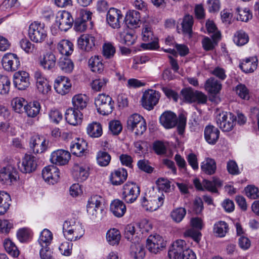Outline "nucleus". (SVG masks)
I'll return each instance as SVG.
<instances>
[{
	"label": "nucleus",
	"instance_id": "nucleus-1",
	"mask_svg": "<svg viewBox=\"0 0 259 259\" xmlns=\"http://www.w3.org/2000/svg\"><path fill=\"white\" fill-rule=\"evenodd\" d=\"M161 124L165 128L174 127L177 123L179 134H182L186 125V119L184 116H180L178 119L177 115L170 111L164 112L159 117Z\"/></svg>",
	"mask_w": 259,
	"mask_h": 259
},
{
	"label": "nucleus",
	"instance_id": "nucleus-2",
	"mask_svg": "<svg viewBox=\"0 0 259 259\" xmlns=\"http://www.w3.org/2000/svg\"><path fill=\"white\" fill-rule=\"evenodd\" d=\"M63 232L68 240L75 241L83 235L84 231L81 224L74 219H71L64 222Z\"/></svg>",
	"mask_w": 259,
	"mask_h": 259
},
{
	"label": "nucleus",
	"instance_id": "nucleus-3",
	"mask_svg": "<svg viewBox=\"0 0 259 259\" xmlns=\"http://www.w3.org/2000/svg\"><path fill=\"white\" fill-rule=\"evenodd\" d=\"M28 36L35 43H42L47 37V31L44 23L34 21L30 24L28 29Z\"/></svg>",
	"mask_w": 259,
	"mask_h": 259
},
{
	"label": "nucleus",
	"instance_id": "nucleus-4",
	"mask_svg": "<svg viewBox=\"0 0 259 259\" xmlns=\"http://www.w3.org/2000/svg\"><path fill=\"white\" fill-rule=\"evenodd\" d=\"M164 196L163 194H157L154 191L149 193L142 200V205L147 210L153 211L161 206L164 202Z\"/></svg>",
	"mask_w": 259,
	"mask_h": 259
},
{
	"label": "nucleus",
	"instance_id": "nucleus-5",
	"mask_svg": "<svg viewBox=\"0 0 259 259\" xmlns=\"http://www.w3.org/2000/svg\"><path fill=\"white\" fill-rule=\"evenodd\" d=\"M95 105L100 114L108 115L112 112L114 101L109 96L100 94L95 99Z\"/></svg>",
	"mask_w": 259,
	"mask_h": 259
},
{
	"label": "nucleus",
	"instance_id": "nucleus-6",
	"mask_svg": "<svg viewBox=\"0 0 259 259\" xmlns=\"http://www.w3.org/2000/svg\"><path fill=\"white\" fill-rule=\"evenodd\" d=\"M166 246V241L159 234H154L148 236L146 240V247L153 254L160 253Z\"/></svg>",
	"mask_w": 259,
	"mask_h": 259
},
{
	"label": "nucleus",
	"instance_id": "nucleus-7",
	"mask_svg": "<svg viewBox=\"0 0 259 259\" xmlns=\"http://www.w3.org/2000/svg\"><path fill=\"white\" fill-rule=\"evenodd\" d=\"M127 128L137 136L142 135L147 129L143 117L138 114L131 115L127 120Z\"/></svg>",
	"mask_w": 259,
	"mask_h": 259
},
{
	"label": "nucleus",
	"instance_id": "nucleus-8",
	"mask_svg": "<svg viewBox=\"0 0 259 259\" xmlns=\"http://www.w3.org/2000/svg\"><path fill=\"white\" fill-rule=\"evenodd\" d=\"M218 126L224 132L231 131L236 122V117L231 112H223L216 118Z\"/></svg>",
	"mask_w": 259,
	"mask_h": 259
},
{
	"label": "nucleus",
	"instance_id": "nucleus-9",
	"mask_svg": "<svg viewBox=\"0 0 259 259\" xmlns=\"http://www.w3.org/2000/svg\"><path fill=\"white\" fill-rule=\"evenodd\" d=\"M140 193V187L134 183L127 182L122 188V198L127 203L134 202Z\"/></svg>",
	"mask_w": 259,
	"mask_h": 259
},
{
	"label": "nucleus",
	"instance_id": "nucleus-10",
	"mask_svg": "<svg viewBox=\"0 0 259 259\" xmlns=\"http://www.w3.org/2000/svg\"><path fill=\"white\" fill-rule=\"evenodd\" d=\"M160 97V93L155 90H148L143 93L141 101L142 106L147 110H151L157 105Z\"/></svg>",
	"mask_w": 259,
	"mask_h": 259
},
{
	"label": "nucleus",
	"instance_id": "nucleus-11",
	"mask_svg": "<svg viewBox=\"0 0 259 259\" xmlns=\"http://www.w3.org/2000/svg\"><path fill=\"white\" fill-rule=\"evenodd\" d=\"M4 69L8 72H13L20 66L19 57L16 54L8 53L3 56L1 60Z\"/></svg>",
	"mask_w": 259,
	"mask_h": 259
},
{
	"label": "nucleus",
	"instance_id": "nucleus-12",
	"mask_svg": "<svg viewBox=\"0 0 259 259\" xmlns=\"http://www.w3.org/2000/svg\"><path fill=\"white\" fill-rule=\"evenodd\" d=\"M123 21V15L120 10L110 8L106 15L107 24L113 29H119Z\"/></svg>",
	"mask_w": 259,
	"mask_h": 259
},
{
	"label": "nucleus",
	"instance_id": "nucleus-13",
	"mask_svg": "<svg viewBox=\"0 0 259 259\" xmlns=\"http://www.w3.org/2000/svg\"><path fill=\"white\" fill-rule=\"evenodd\" d=\"M142 38L143 41L149 42L148 43L141 44V47L143 49L145 50H155L158 48V39L153 35L150 27L145 26L143 28Z\"/></svg>",
	"mask_w": 259,
	"mask_h": 259
},
{
	"label": "nucleus",
	"instance_id": "nucleus-14",
	"mask_svg": "<svg viewBox=\"0 0 259 259\" xmlns=\"http://www.w3.org/2000/svg\"><path fill=\"white\" fill-rule=\"evenodd\" d=\"M92 166L88 162L76 164L73 167V175L78 182H84L89 178Z\"/></svg>",
	"mask_w": 259,
	"mask_h": 259
},
{
	"label": "nucleus",
	"instance_id": "nucleus-15",
	"mask_svg": "<svg viewBox=\"0 0 259 259\" xmlns=\"http://www.w3.org/2000/svg\"><path fill=\"white\" fill-rule=\"evenodd\" d=\"M92 13L84 9L78 12V16L74 22V29L76 31L82 32L86 30L88 22L91 19Z\"/></svg>",
	"mask_w": 259,
	"mask_h": 259
},
{
	"label": "nucleus",
	"instance_id": "nucleus-16",
	"mask_svg": "<svg viewBox=\"0 0 259 259\" xmlns=\"http://www.w3.org/2000/svg\"><path fill=\"white\" fill-rule=\"evenodd\" d=\"M73 19L71 14L66 11H61L57 13L56 23L61 31H66L70 29L73 24Z\"/></svg>",
	"mask_w": 259,
	"mask_h": 259
},
{
	"label": "nucleus",
	"instance_id": "nucleus-17",
	"mask_svg": "<svg viewBox=\"0 0 259 259\" xmlns=\"http://www.w3.org/2000/svg\"><path fill=\"white\" fill-rule=\"evenodd\" d=\"M19 170L23 173H30L36 169L37 159L33 155L25 154L18 164Z\"/></svg>",
	"mask_w": 259,
	"mask_h": 259
},
{
	"label": "nucleus",
	"instance_id": "nucleus-18",
	"mask_svg": "<svg viewBox=\"0 0 259 259\" xmlns=\"http://www.w3.org/2000/svg\"><path fill=\"white\" fill-rule=\"evenodd\" d=\"M17 171L12 165H7L0 170V182L2 184L10 185L17 179Z\"/></svg>",
	"mask_w": 259,
	"mask_h": 259
},
{
	"label": "nucleus",
	"instance_id": "nucleus-19",
	"mask_svg": "<svg viewBox=\"0 0 259 259\" xmlns=\"http://www.w3.org/2000/svg\"><path fill=\"white\" fill-rule=\"evenodd\" d=\"M42 176L46 182L54 185L60 180L59 169L54 165L46 166L42 170Z\"/></svg>",
	"mask_w": 259,
	"mask_h": 259
},
{
	"label": "nucleus",
	"instance_id": "nucleus-20",
	"mask_svg": "<svg viewBox=\"0 0 259 259\" xmlns=\"http://www.w3.org/2000/svg\"><path fill=\"white\" fill-rule=\"evenodd\" d=\"M96 40L91 34H83L77 39L78 48L82 51L90 52L96 49Z\"/></svg>",
	"mask_w": 259,
	"mask_h": 259
},
{
	"label": "nucleus",
	"instance_id": "nucleus-21",
	"mask_svg": "<svg viewBox=\"0 0 259 259\" xmlns=\"http://www.w3.org/2000/svg\"><path fill=\"white\" fill-rule=\"evenodd\" d=\"M70 157V154L68 151L63 149H58L54 151L51 153L50 160L53 164L64 165L68 162Z\"/></svg>",
	"mask_w": 259,
	"mask_h": 259
},
{
	"label": "nucleus",
	"instance_id": "nucleus-22",
	"mask_svg": "<svg viewBox=\"0 0 259 259\" xmlns=\"http://www.w3.org/2000/svg\"><path fill=\"white\" fill-rule=\"evenodd\" d=\"M48 141L42 136L35 135L30 140V147L34 153H41L48 147Z\"/></svg>",
	"mask_w": 259,
	"mask_h": 259
},
{
	"label": "nucleus",
	"instance_id": "nucleus-23",
	"mask_svg": "<svg viewBox=\"0 0 259 259\" xmlns=\"http://www.w3.org/2000/svg\"><path fill=\"white\" fill-rule=\"evenodd\" d=\"M54 87L57 93L61 95H65L69 92L71 83L68 77L59 76L55 80Z\"/></svg>",
	"mask_w": 259,
	"mask_h": 259
},
{
	"label": "nucleus",
	"instance_id": "nucleus-24",
	"mask_svg": "<svg viewBox=\"0 0 259 259\" xmlns=\"http://www.w3.org/2000/svg\"><path fill=\"white\" fill-rule=\"evenodd\" d=\"M102 200V197L99 195L92 196L89 199L87 209L92 219H95L97 217L99 209L102 210L101 208Z\"/></svg>",
	"mask_w": 259,
	"mask_h": 259
},
{
	"label": "nucleus",
	"instance_id": "nucleus-25",
	"mask_svg": "<svg viewBox=\"0 0 259 259\" xmlns=\"http://www.w3.org/2000/svg\"><path fill=\"white\" fill-rule=\"evenodd\" d=\"M13 82L18 89L25 90L30 84L29 73L24 71L16 72L13 75Z\"/></svg>",
	"mask_w": 259,
	"mask_h": 259
},
{
	"label": "nucleus",
	"instance_id": "nucleus-26",
	"mask_svg": "<svg viewBox=\"0 0 259 259\" xmlns=\"http://www.w3.org/2000/svg\"><path fill=\"white\" fill-rule=\"evenodd\" d=\"M34 75L38 91L43 95L48 94L51 90L49 81L40 71H36Z\"/></svg>",
	"mask_w": 259,
	"mask_h": 259
},
{
	"label": "nucleus",
	"instance_id": "nucleus-27",
	"mask_svg": "<svg viewBox=\"0 0 259 259\" xmlns=\"http://www.w3.org/2000/svg\"><path fill=\"white\" fill-rule=\"evenodd\" d=\"M87 147L88 144L84 139L76 138L71 142L70 149L73 155L77 157H81L84 155Z\"/></svg>",
	"mask_w": 259,
	"mask_h": 259
},
{
	"label": "nucleus",
	"instance_id": "nucleus-28",
	"mask_svg": "<svg viewBox=\"0 0 259 259\" xmlns=\"http://www.w3.org/2000/svg\"><path fill=\"white\" fill-rule=\"evenodd\" d=\"M186 247V244L183 240H177L175 241L168 251V256L170 258L178 259L183 253Z\"/></svg>",
	"mask_w": 259,
	"mask_h": 259
},
{
	"label": "nucleus",
	"instance_id": "nucleus-29",
	"mask_svg": "<svg viewBox=\"0 0 259 259\" xmlns=\"http://www.w3.org/2000/svg\"><path fill=\"white\" fill-rule=\"evenodd\" d=\"M65 119L66 121L73 125L80 124L82 121V114L80 111L73 108H69L66 111Z\"/></svg>",
	"mask_w": 259,
	"mask_h": 259
},
{
	"label": "nucleus",
	"instance_id": "nucleus-30",
	"mask_svg": "<svg viewBox=\"0 0 259 259\" xmlns=\"http://www.w3.org/2000/svg\"><path fill=\"white\" fill-rule=\"evenodd\" d=\"M127 172L125 169L119 168L111 172L110 181L113 185L122 184L127 179Z\"/></svg>",
	"mask_w": 259,
	"mask_h": 259
},
{
	"label": "nucleus",
	"instance_id": "nucleus-31",
	"mask_svg": "<svg viewBox=\"0 0 259 259\" xmlns=\"http://www.w3.org/2000/svg\"><path fill=\"white\" fill-rule=\"evenodd\" d=\"M220 135V131L214 126L208 125L204 130V138L206 141L209 144L214 145L218 141Z\"/></svg>",
	"mask_w": 259,
	"mask_h": 259
},
{
	"label": "nucleus",
	"instance_id": "nucleus-32",
	"mask_svg": "<svg viewBox=\"0 0 259 259\" xmlns=\"http://www.w3.org/2000/svg\"><path fill=\"white\" fill-rule=\"evenodd\" d=\"M113 214L117 218L122 217L126 211L125 204L119 199H115L112 201L110 207Z\"/></svg>",
	"mask_w": 259,
	"mask_h": 259
},
{
	"label": "nucleus",
	"instance_id": "nucleus-33",
	"mask_svg": "<svg viewBox=\"0 0 259 259\" xmlns=\"http://www.w3.org/2000/svg\"><path fill=\"white\" fill-rule=\"evenodd\" d=\"M125 19L128 27L135 28L140 26L141 20L139 12L134 10L129 11L127 13Z\"/></svg>",
	"mask_w": 259,
	"mask_h": 259
},
{
	"label": "nucleus",
	"instance_id": "nucleus-34",
	"mask_svg": "<svg viewBox=\"0 0 259 259\" xmlns=\"http://www.w3.org/2000/svg\"><path fill=\"white\" fill-rule=\"evenodd\" d=\"M222 84L214 77H210L206 80L204 88L206 91L211 94L216 95L218 94L222 89Z\"/></svg>",
	"mask_w": 259,
	"mask_h": 259
},
{
	"label": "nucleus",
	"instance_id": "nucleus-35",
	"mask_svg": "<svg viewBox=\"0 0 259 259\" xmlns=\"http://www.w3.org/2000/svg\"><path fill=\"white\" fill-rule=\"evenodd\" d=\"M124 236L125 239L133 243H138L140 240V234L137 232L135 227L132 224L125 227Z\"/></svg>",
	"mask_w": 259,
	"mask_h": 259
},
{
	"label": "nucleus",
	"instance_id": "nucleus-36",
	"mask_svg": "<svg viewBox=\"0 0 259 259\" xmlns=\"http://www.w3.org/2000/svg\"><path fill=\"white\" fill-rule=\"evenodd\" d=\"M89 99L85 94H78L72 98L73 108L79 111L84 109L88 104Z\"/></svg>",
	"mask_w": 259,
	"mask_h": 259
},
{
	"label": "nucleus",
	"instance_id": "nucleus-37",
	"mask_svg": "<svg viewBox=\"0 0 259 259\" xmlns=\"http://www.w3.org/2000/svg\"><path fill=\"white\" fill-rule=\"evenodd\" d=\"M200 168L203 172L212 175L215 172L217 165L215 160L210 158H206L201 163Z\"/></svg>",
	"mask_w": 259,
	"mask_h": 259
},
{
	"label": "nucleus",
	"instance_id": "nucleus-38",
	"mask_svg": "<svg viewBox=\"0 0 259 259\" xmlns=\"http://www.w3.org/2000/svg\"><path fill=\"white\" fill-rule=\"evenodd\" d=\"M87 134L92 138L100 137L103 134L102 126L98 122H93L89 123L86 128Z\"/></svg>",
	"mask_w": 259,
	"mask_h": 259
},
{
	"label": "nucleus",
	"instance_id": "nucleus-39",
	"mask_svg": "<svg viewBox=\"0 0 259 259\" xmlns=\"http://www.w3.org/2000/svg\"><path fill=\"white\" fill-rule=\"evenodd\" d=\"M57 48L60 54L68 56L73 51V45L67 39H62L58 43Z\"/></svg>",
	"mask_w": 259,
	"mask_h": 259
},
{
	"label": "nucleus",
	"instance_id": "nucleus-40",
	"mask_svg": "<svg viewBox=\"0 0 259 259\" xmlns=\"http://www.w3.org/2000/svg\"><path fill=\"white\" fill-rule=\"evenodd\" d=\"M257 65V59L256 57L246 58L240 64L241 69L246 72L250 73L254 71Z\"/></svg>",
	"mask_w": 259,
	"mask_h": 259
},
{
	"label": "nucleus",
	"instance_id": "nucleus-41",
	"mask_svg": "<svg viewBox=\"0 0 259 259\" xmlns=\"http://www.w3.org/2000/svg\"><path fill=\"white\" fill-rule=\"evenodd\" d=\"M56 62V58L55 55L52 53H48L44 56L40 64L45 70H50L55 67Z\"/></svg>",
	"mask_w": 259,
	"mask_h": 259
},
{
	"label": "nucleus",
	"instance_id": "nucleus-42",
	"mask_svg": "<svg viewBox=\"0 0 259 259\" xmlns=\"http://www.w3.org/2000/svg\"><path fill=\"white\" fill-rule=\"evenodd\" d=\"M53 238L52 233L47 229H44L40 233L38 242L41 247L49 246Z\"/></svg>",
	"mask_w": 259,
	"mask_h": 259
},
{
	"label": "nucleus",
	"instance_id": "nucleus-43",
	"mask_svg": "<svg viewBox=\"0 0 259 259\" xmlns=\"http://www.w3.org/2000/svg\"><path fill=\"white\" fill-rule=\"evenodd\" d=\"M106 239L111 245H118L121 239L120 231L115 228L110 229L106 233Z\"/></svg>",
	"mask_w": 259,
	"mask_h": 259
},
{
	"label": "nucleus",
	"instance_id": "nucleus-44",
	"mask_svg": "<svg viewBox=\"0 0 259 259\" xmlns=\"http://www.w3.org/2000/svg\"><path fill=\"white\" fill-rule=\"evenodd\" d=\"M101 57L95 56L89 60V65L93 72L101 73L104 70V65Z\"/></svg>",
	"mask_w": 259,
	"mask_h": 259
},
{
	"label": "nucleus",
	"instance_id": "nucleus-45",
	"mask_svg": "<svg viewBox=\"0 0 259 259\" xmlns=\"http://www.w3.org/2000/svg\"><path fill=\"white\" fill-rule=\"evenodd\" d=\"M233 40L238 46H242L249 41L248 35L243 30H239L234 34Z\"/></svg>",
	"mask_w": 259,
	"mask_h": 259
},
{
	"label": "nucleus",
	"instance_id": "nucleus-46",
	"mask_svg": "<svg viewBox=\"0 0 259 259\" xmlns=\"http://www.w3.org/2000/svg\"><path fill=\"white\" fill-rule=\"evenodd\" d=\"M40 108V103L37 101H34L25 106L24 109L28 116L35 117L39 114Z\"/></svg>",
	"mask_w": 259,
	"mask_h": 259
},
{
	"label": "nucleus",
	"instance_id": "nucleus-47",
	"mask_svg": "<svg viewBox=\"0 0 259 259\" xmlns=\"http://www.w3.org/2000/svg\"><path fill=\"white\" fill-rule=\"evenodd\" d=\"M228 230V225L224 221H219L215 223L213 226V233L216 236L219 237H224Z\"/></svg>",
	"mask_w": 259,
	"mask_h": 259
},
{
	"label": "nucleus",
	"instance_id": "nucleus-48",
	"mask_svg": "<svg viewBox=\"0 0 259 259\" xmlns=\"http://www.w3.org/2000/svg\"><path fill=\"white\" fill-rule=\"evenodd\" d=\"M11 197L6 192L0 191V215L5 213L10 206Z\"/></svg>",
	"mask_w": 259,
	"mask_h": 259
},
{
	"label": "nucleus",
	"instance_id": "nucleus-49",
	"mask_svg": "<svg viewBox=\"0 0 259 259\" xmlns=\"http://www.w3.org/2000/svg\"><path fill=\"white\" fill-rule=\"evenodd\" d=\"M194 23V18L190 15H185L182 22V27L183 32L191 36L192 33V26Z\"/></svg>",
	"mask_w": 259,
	"mask_h": 259
},
{
	"label": "nucleus",
	"instance_id": "nucleus-50",
	"mask_svg": "<svg viewBox=\"0 0 259 259\" xmlns=\"http://www.w3.org/2000/svg\"><path fill=\"white\" fill-rule=\"evenodd\" d=\"M131 255L135 259H143L145 255L144 248L139 242L133 243L131 246Z\"/></svg>",
	"mask_w": 259,
	"mask_h": 259
},
{
	"label": "nucleus",
	"instance_id": "nucleus-51",
	"mask_svg": "<svg viewBox=\"0 0 259 259\" xmlns=\"http://www.w3.org/2000/svg\"><path fill=\"white\" fill-rule=\"evenodd\" d=\"M4 246L6 251L13 257H18L20 254L19 250L15 243L10 239L4 240Z\"/></svg>",
	"mask_w": 259,
	"mask_h": 259
},
{
	"label": "nucleus",
	"instance_id": "nucleus-52",
	"mask_svg": "<svg viewBox=\"0 0 259 259\" xmlns=\"http://www.w3.org/2000/svg\"><path fill=\"white\" fill-rule=\"evenodd\" d=\"M186 214V210L183 207H178L173 209L171 212L170 216L176 223H180L184 218Z\"/></svg>",
	"mask_w": 259,
	"mask_h": 259
},
{
	"label": "nucleus",
	"instance_id": "nucleus-53",
	"mask_svg": "<svg viewBox=\"0 0 259 259\" xmlns=\"http://www.w3.org/2000/svg\"><path fill=\"white\" fill-rule=\"evenodd\" d=\"M202 184L205 189L215 193L217 192V188L222 186V182L219 179L214 178L212 181L203 180Z\"/></svg>",
	"mask_w": 259,
	"mask_h": 259
},
{
	"label": "nucleus",
	"instance_id": "nucleus-54",
	"mask_svg": "<svg viewBox=\"0 0 259 259\" xmlns=\"http://www.w3.org/2000/svg\"><path fill=\"white\" fill-rule=\"evenodd\" d=\"M97 163L101 166L108 165L111 160L110 155L106 152L100 151L96 156Z\"/></svg>",
	"mask_w": 259,
	"mask_h": 259
},
{
	"label": "nucleus",
	"instance_id": "nucleus-55",
	"mask_svg": "<svg viewBox=\"0 0 259 259\" xmlns=\"http://www.w3.org/2000/svg\"><path fill=\"white\" fill-rule=\"evenodd\" d=\"M32 233L31 230L27 228H23L19 229L17 232V237L21 242H26L31 238Z\"/></svg>",
	"mask_w": 259,
	"mask_h": 259
},
{
	"label": "nucleus",
	"instance_id": "nucleus-56",
	"mask_svg": "<svg viewBox=\"0 0 259 259\" xmlns=\"http://www.w3.org/2000/svg\"><path fill=\"white\" fill-rule=\"evenodd\" d=\"M11 81L8 76L0 75V94L7 95L10 89Z\"/></svg>",
	"mask_w": 259,
	"mask_h": 259
},
{
	"label": "nucleus",
	"instance_id": "nucleus-57",
	"mask_svg": "<svg viewBox=\"0 0 259 259\" xmlns=\"http://www.w3.org/2000/svg\"><path fill=\"white\" fill-rule=\"evenodd\" d=\"M60 68L65 73H70L74 68V64L72 61L66 58H61L59 62Z\"/></svg>",
	"mask_w": 259,
	"mask_h": 259
},
{
	"label": "nucleus",
	"instance_id": "nucleus-58",
	"mask_svg": "<svg viewBox=\"0 0 259 259\" xmlns=\"http://www.w3.org/2000/svg\"><path fill=\"white\" fill-rule=\"evenodd\" d=\"M108 81V79L104 77L95 79L92 82V88L97 92L101 91L102 89H104L106 87Z\"/></svg>",
	"mask_w": 259,
	"mask_h": 259
},
{
	"label": "nucleus",
	"instance_id": "nucleus-59",
	"mask_svg": "<svg viewBox=\"0 0 259 259\" xmlns=\"http://www.w3.org/2000/svg\"><path fill=\"white\" fill-rule=\"evenodd\" d=\"M103 55L106 59L112 58L116 52V49L113 44L110 42H105L102 47Z\"/></svg>",
	"mask_w": 259,
	"mask_h": 259
},
{
	"label": "nucleus",
	"instance_id": "nucleus-60",
	"mask_svg": "<svg viewBox=\"0 0 259 259\" xmlns=\"http://www.w3.org/2000/svg\"><path fill=\"white\" fill-rule=\"evenodd\" d=\"M206 27L209 34L212 33L211 37L215 41L219 40L221 37V33L218 30L214 22L212 21L208 20L206 23Z\"/></svg>",
	"mask_w": 259,
	"mask_h": 259
},
{
	"label": "nucleus",
	"instance_id": "nucleus-61",
	"mask_svg": "<svg viewBox=\"0 0 259 259\" xmlns=\"http://www.w3.org/2000/svg\"><path fill=\"white\" fill-rule=\"evenodd\" d=\"M184 236L185 237L191 238L195 242L199 243L200 241L202 234L199 231L196 230L195 228H192L186 230L184 233Z\"/></svg>",
	"mask_w": 259,
	"mask_h": 259
},
{
	"label": "nucleus",
	"instance_id": "nucleus-62",
	"mask_svg": "<svg viewBox=\"0 0 259 259\" xmlns=\"http://www.w3.org/2000/svg\"><path fill=\"white\" fill-rule=\"evenodd\" d=\"M21 48L27 54H31L35 50V45L27 38L21 39L19 41Z\"/></svg>",
	"mask_w": 259,
	"mask_h": 259
},
{
	"label": "nucleus",
	"instance_id": "nucleus-63",
	"mask_svg": "<svg viewBox=\"0 0 259 259\" xmlns=\"http://www.w3.org/2000/svg\"><path fill=\"white\" fill-rule=\"evenodd\" d=\"M236 12L238 15L237 19L241 21L247 22L252 18V14L247 8H237Z\"/></svg>",
	"mask_w": 259,
	"mask_h": 259
},
{
	"label": "nucleus",
	"instance_id": "nucleus-64",
	"mask_svg": "<svg viewBox=\"0 0 259 259\" xmlns=\"http://www.w3.org/2000/svg\"><path fill=\"white\" fill-rule=\"evenodd\" d=\"M26 103L25 100L21 97H16L12 101V105L14 110L17 113H20L25 107V104Z\"/></svg>",
	"mask_w": 259,
	"mask_h": 259
}]
</instances>
